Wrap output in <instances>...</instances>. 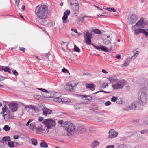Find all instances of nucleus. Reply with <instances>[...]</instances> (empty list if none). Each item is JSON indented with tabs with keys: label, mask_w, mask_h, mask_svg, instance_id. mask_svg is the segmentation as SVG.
<instances>
[{
	"label": "nucleus",
	"mask_w": 148,
	"mask_h": 148,
	"mask_svg": "<svg viewBox=\"0 0 148 148\" xmlns=\"http://www.w3.org/2000/svg\"><path fill=\"white\" fill-rule=\"evenodd\" d=\"M68 122H67V123ZM65 124L67 126H66V130L68 132V135H72L73 134L75 130V127L72 124L70 123L69 125H68L67 122H66L65 123Z\"/></svg>",
	"instance_id": "nucleus-6"
},
{
	"label": "nucleus",
	"mask_w": 148,
	"mask_h": 148,
	"mask_svg": "<svg viewBox=\"0 0 148 148\" xmlns=\"http://www.w3.org/2000/svg\"><path fill=\"white\" fill-rule=\"evenodd\" d=\"M8 144L10 147L11 148L13 147L14 146V143L13 141L8 142Z\"/></svg>",
	"instance_id": "nucleus-38"
},
{
	"label": "nucleus",
	"mask_w": 148,
	"mask_h": 148,
	"mask_svg": "<svg viewBox=\"0 0 148 148\" xmlns=\"http://www.w3.org/2000/svg\"><path fill=\"white\" fill-rule=\"evenodd\" d=\"M85 41L88 45L91 44V39L92 37V34L90 32L85 31L83 33Z\"/></svg>",
	"instance_id": "nucleus-4"
},
{
	"label": "nucleus",
	"mask_w": 148,
	"mask_h": 148,
	"mask_svg": "<svg viewBox=\"0 0 148 148\" xmlns=\"http://www.w3.org/2000/svg\"><path fill=\"white\" fill-rule=\"evenodd\" d=\"M100 49L103 51L105 52H108L110 50L112 49V45H110L109 48H107L103 46H100Z\"/></svg>",
	"instance_id": "nucleus-19"
},
{
	"label": "nucleus",
	"mask_w": 148,
	"mask_h": 148,
	"mask_svg": "<svg viewBox=\"0 0 148 148\" xmlns=\"http://www.w3.org/2000/svg\"><path fill=\"white\" fill-rule=\"evenodd\" d=\"M82 103H75L73 104V108L75 110H79L80 109Z\"/></svg>",
	"instance_id": "nucleus-22"
},
{
	"label": "nucleus",
	"mask_w": 148,
	"mask_h": 148,
	"mask_svg": "<svg viewBox=\"0 0 148 148\" xmlns=\"http://www.w3.org/2000/svg\"><path fill=\"white\" fill-rule=\"evenodd\" d=\"M33 119H30L27 122V123L26 124V125L27 126H28L29 125V123L33 121Z\"/></svg>",
	"instance_id": "nucleus-54"
},
{
	"label": "nucleus",
	"mask_w": 148,
	"mask_h": 148,
	"mask_svg": "<svg viewBox=\"0 0 148 148\" xmlns=\"http://www.w3.org/2000/svg\"><path fill=\"white\" fill-rule=\"evenodd\" d=\"M3 129L5 131H8L10 130V127L8 125H5L4 126Z\"/></svg>",
	"instance_id": "nucleus-42"
},
{
	"label": "nucleus",
	"mask_w": 148,
	"mask_h": 148,
	"mask_svg": "<svg viewBox=\"0 0 148 148\" xmlns=\"http://www.w3.org/2000/svg\"><path fill=\"white\" fill-rule=\"evenodd\" d=\"M126 82L125 80H118L116 82L112 84V86L113 89H122L126 85Z\"/></svg>",
	"instance_id": "nucleus-3"
},
{
	"label": "nucleus",
	"mask_w": 148,
	"mask_h": 148,
	"mask_svg": "<svg viewBox=\"0 0 148 148\" xmlns=\"http://www.w3.org/2000/svg\"><path fill=\"white\" fill-rule=\"evenodd\" d=\"M117 97H116L114 96H113L111 99V100L112 102H115V101L116 102L117 100Z\"/></svg>",
	"instance_id": "nucleus-43"
},
{
	"label": "nucleus",
	"mask_w": 148,
	"mask_h": 148,
	"mask_svg": "<svg viewBox=\"0 0 148 148\" xmlns=\"http://www.w3.org/2000/svg\"><path fill=\"white\" fill-rule=\"evenodd\" d=\"M3 116L4 119L5 121H7L10 119H13L14 118L13 116V113L12 112L11 113L9 111L8 114H3Z\"/></svg>",
	"instance_id": "nucleus-14"
},
{
	"label": "nucleus",
	"mask_w": 148,
	"mask_h": 148,
	"mask_svg": "<svg viewBox=\"0 0 148 148\" xmlns=\"http://www.w3.org/2000/svg\"><path fill=\"white\" fill-rule=\"evenodd\" d=\"M111 39L110 36H107V38L103 40V42L105 45H109L111 44Z\"/></svg>",
	"instance_id": "nucleus-20"
},
{
	"label": "nucleus",
	"mask_w": 148,
	"mask_h": 148,
	"mask_svg": "<svg viewBox=\"0 0 148 148\" xmlns=\"http://www.w3.org/2000/svg\"><path fill=\"white\" fill-rule=\"evenodd\" d=\"M140 107L137 101H134L130 106L124 108L123 110H136V108Z\"/></svg>",
	"instance_id": "nucleus-7"
},
{
	"label": "nucleus",
	"mask_w": 148,
	"mask_h": 148,
	"mask_svg": "<svg viewBox=\"0 0 148 148\" xmlns=\"http://www.w3.org/2000/svg\"><path fill=\"white\" fill-rule=\"evenodd\" d=\"M79 95L81 96L82 98L85 97L86 99L90 101L92 99L91 97L89 96L83 95Z\"/></svg>",
	"instance_id": "nucleus-34"
},
{
	"label": "nucleus",
	"mask_w": 148,
	"mask_h": 148,
	"mask_svg": "<svg viewBox=\"0 0 148 148\" xmlns=\"http://www.w3.org/2000/svg\"><path fill=\"white\" fill-rule=\"evenodd\" d=\"M30 106V108L34 110V111L37 112L39 111V108L37 106L31 105Z\"/></svg>",
	"instance_id": "nucleus-33"
},
{
	"label": "nucleus",
	"mask_w": 148,
	"mask_h": 148,
	"mask_svg": "<svg viewBox=\"0 0 148 148\" xmlns=\"http://www.w3.org/2000/svg\"><path fill=\"white\" fill-rule=\"evenodd\" d=\"M32 144L34 146H36L37 145V140L36 139H31Z\"/></svg>",
	"instance_id": "nucleus-36"
},
{
	"label": "nucleus",
	"mask_w": 148,
	"mask_h": 148,
	"mask_svg": "<svg viewBox=\"0 0 148 148\" xmlns=\"http://www.w3.org/2000/svg\"><path fill=\"white\" fill-rule=\"evenodd\" d=\"M140 88L144 90H148V82L145 79H140Z\"/></svg>",
	"instance_id": "nucleus-9"
},
{
	"label": "nucleus",
	"mask_w": 148,
	"mask_h": 148,
	"mask_svg": "<svg viewBox=\"0 0 148 148\" xmlns=\"http://www.w3.org/2000/svg\"><path fill=\"white\" fill-rule=\"evenodd\" d=\"M49 55H50L49 53H46L45 55V57L46 58H48V57Z\"/></svg>",
	"instance_id": "nucleus-62"
},
{
	"label": "nucleus",
	"mask_w": 148,
	"mask_h": 148,
	"mask_svg": "<svg viewBox=\"0 0 148 148\" xmlns=\"http://www.w3.org/2000/svg\"><path fill=\"white\" fill-rule=\"evenodd\" d=\"M108 84L105 83L103 84L102 85H101V87L103 88H106V87H108Z\"/></svg>",
	"instance_id": "nucleus-47"
},
{
	"label": "nucleus",
	"mask_w": 148,
	"mask_h": 148,
	"mask_svg": "<svg viewBox=\"0 0 148 148\" xmlns=\"http://www.w3.org/2000/svg\"><path fill=\"white\" fill-rule=\"evenodd\" d=\"M42 110L43 114L44 116H46L50 114L52 112V111L51 110L46 107H44Z\"/></svg>",
	"instance_id": "nucleus-18"
},
{
	"label": "nucleus",
	"mask_w": 148,
	"mask_h": 148,
	"mask_svg": "<svg viewBox=\"0 0 148 148\" xmlns=\"http://www.w3.org/2000/svg\"><path fill=\"white\" fill-rule=\"evenodd\" d=\"M86 88H89L92 91H93L95 89L96 86L95 84H86Z\"/></svg>",
	"instance_id": "nucleus-21"
},
{
	"label": "nucleus",
	"mask_w": 148,
	"mask_h": 148,
	"mask_svg": "<svg viewBox=\"0 0 148 148\" xmlns=\"http://www.w3.org/2000/svg\"><path fill=\"white\" fill-rule=\"evenodd\" d=\"M108 79L111 83H114L116 82L118 80L115 77H109Z\"/></svg>",
	"instance_id": "nucleus-30"
},
{
	"label": "nucleus",
	"mask_w": 148,
	"mask_h": 148,
	"mask_svg": "<svg viewBox=\"0 0 148 148\" xmlns=\"http://www.w3.org/2000/svg\"><path fill=\"white\" fill-rule=\"evenodd\" d=\"M40 147L42 148H47L48 147L47 144L44 140H42L40 144Z\"/></svg>",
	"instance_id": "nucleus-27"
},
{
	"label": "nucleus",
	"mask_w": 148,
	"mask_h": 148,
	"mask_svg": "<svg viewBox=\"0 0 148 148\" xmlns=\"http://www.w3.org/2000/svg\"><path fill=\"white\" fill-rule=\"evenodd\" d=\"M21 1L19 0L15 1L16 5L18 7H20L21 5Z\"/></svg>",
	"instance_id": "nucleus-41"
},
{
	"label": "nucleus",
	"mask_w": 148,
	"mask_h": 148,
	"mask_svg": "<svg viewBox=\"0 0 148 148\" xmlns=\"http://www.w3.org/2000/svg\"><path fill=\"white\" fill-rule=\"evenodd\" d=\"M43 119V118L42 117H39L38 118V121H41Z\"/></svg>",
	"instance_id": "nucleus-61"
},
{
	"label": "nucleus",
	"mask_w": 148,
	"mask_h": 148,
	"mask_svg": "<svg viewBox=\"0 0 148 148\" xmlns=\"http://www.w3.org/2000/svg\"><path fill=\"white\" fill-rule=\"evenodd\" d=\"M42 123L48 129H50L51 127H53L56 125L55 121L51 119H45L43 121Z\"/></svg>",
	"instance_id": "nucleus-5"
},
{
	"label": "nucleus",
	"mask_w": 148,
	"mask_h": 148,
	"mask_svg": "<svg viewBox=\"0 0 148 148\" xmlns=\"http://www.w3.org/2000/svg\"><path fill=\"white\" fill-rule=\"evenodd\" d=\"M71 30L73 31H74L76 33H78V32H77V30L76 29H74L72 28L71 29Z\"/></svg>",
	"instance_id": "nucleus-59"
},
{
	"label": "nucleus",
	"mask_w": 148,
	"mask_h": 148,
	"mask_svg": "<svg viewBox=\"0 0 148 148\" xmlns=\"http://www.w3.org/2000/svg\"><path fill=\"white\" fill-rule=\"evenodd\" d=\"M148 96L145 92H141L139 93L138 103L141 106L145 104L148 99Z\"/></svg>",
	"instance_id": "nucleus-2"
},
{
	"label": "nucleus",
	"mask_w": 148,
	"mask_h": 148,
	"mask_svg": "<svg viewBox=\"0 0 148 148\" xmlns=\"http://www.w3.org/2000/svg\"><path fill=\"white\" fill-rule=\"evenodd\" d=\"M117 148H128V147L125 145L121 144L117 146Z\"/></svg>",
	"instance_id": "nucleus-37"
},
{
	"label": "nucleus",
	"mask_w": 148,
	"mask_h": 148,
	"mask_svg": "<svg viewBox=\"0 0 148 148\" xmlns=\"http://www.w3.org/2000/svg\"><path fill=\"white\" fill-rule=\"evenodd\" d=\"M37 17L39 19L38 21L42 24L46 22V19L48 12L47 7L45 5L40 6H36L35 11Z\"/></svg>",
	"instance_id": "nucleus-1"
},
{
	"label": "nucleus",
	"mask_w": 148,
	"mask_h": 148,
	"mask_svg": "<svg viewBox=\"0 0 148 148\" xmlns=\"http://www.w3.org/2000/svg\"><path fill=\"white\" fill-rule=\"evenodd\" d=\"M106 148H114V145H110L107 146Z\"/></svg>",
	"instance_id": "nucleus-56"
},
{
	"label": "nucleus",
	"mask_w": 148,
	"mask_h": 148,
	"mask_svg": "<svg viewBox=\"0 0 148 148\" xmlns=\"http://www.w3.org/2000/svg\"><path fill=\"white\" fill-rule=\"evenodd\" d=\"M12 72L15 75L17 76L18 75V73L16 70H13L12 71Z\"/></svg>",
	"instance_id": "nucleus-53"
},
{
	"label": "nucleus",
	"mask_w": 148,
	"mask_h": 148,
	"mask_svg": "<svg viewBox=\"0 0 148 148\" xmlns=\"http://www.w3.org/2000/svg\"><path fill=\"white\" fill-rule=\"evenodd\" d=\"M137 21L136 15L134 14H130L128 18L127 22L130 24H133Z\"/></svg>",
	"instance_id": "nucleus-10"
},
{
	"label": "nucleus",
	"mask_w": 148,
	"mask_h": 148,
	"mask_svg": "<svg viewBox=\"0 0 148 148\" xmlns=\"http://www.w3.org/2000/svg\"><path fill=\"white\" fill-rule=\"evenodd\" d=\"M70 13V10H66L63 14V16L62 17V19L63 20V23H65L67 22V19L68 18V16L69 15Z\"/></svg>",
	"instance_id": "nucleus-15"
},
{
	"label": "nucleus",
	"mask_w": 148,
	"mask_h": 148,
	"mask_svg": "<svg viewBox=\"0 0 148 148\" xmlns=\"http://www.w3.org/2000/svg\"><path fill=\"white\" fill-rule=\"evenodd\" d=\"M91 45H92L97 50H100V46H96L94 45L93 44H91Z\"/></svg>",
	"instance_id": "nucleus-50"
},
{
	"label": "nucleus",
	"mask_w": 148,
	"mask_h": 148,
	"mask_svg": "<svg viewBox=\"0 0 148 148\" xmlns=\"http://www.w3.org/2000/svg\"><path fill=\"white\" fill-rule=\"evenodd\" d=\"M116 58L118 59H119L121 58V56L120 55H117L116 56Z\"/></svg>",
	"instance_id": "nucleus-64"
},
{
	"label": "nucleus",
	"mask_w": 148,
	"mask_h": 148,
	"mask_svg": "<svg viewBox=\"0 0 148 148\" xmlns=\"http://www.w3.org/2000/svg\"><path fill=\"white\" fill-rule=\"evenodd\" d=\"M39 90L44 92L46 93H49V92L47 90H46L45 89H43V88H38Z\"/></svg>",
	"instance_id": "nucleus-49"
},
{
	"label": "nucleus",
	"mask_w": 148,
	"mask_h": 148,
	"mask_svg": "<svg viewBox=\"0 0 148 148\" xmlns=\"http://www.w3.org/2000/svg\"><path fill=\"white\" fill-rule=\"evenodd\" d=\"M143 24L144 25H147L148 23H145L144 22L143 18H141L140 20L138 21L136 24L134 26L132 27V29H136V28H143Z\"/></svg>",
	"instance_id": "nucleus-8"
},
{
	"label": "nucleus",
	"mask_w": 148,
	"mask_h": 148,
	"mask_svg": "<svg viewBox=\"0 0 148 148\" xmlns=\"http://www.w3.org/2000/svg\"><path fill=\"white\" fill-rule=\"evenodd\" d=\"M116 103L118 104H122L123 103V100L121 98L117 99Z\"/></svg>",
	"instance_id": "nucleus-45"
},
{
	"label": "nucleus",
	"mask_w": 148,
	"mask_h": 148,
	"mask_svg": "<svg viewBox=\"0 0 148 148\" xmlns=\"http://www.w3.org/2000/svg\"><path fill=\"white\" fill-rule=\"evenodd\" d=\"M109 135L108 138H113L118 136V132L113 129H112L109 131Z\"/></svg>",
	"instance_id": "nucleus-12"
},
{
	"label": "nucleus",
	"mask_w": 148,
	"mask_h": 148,
	"mask_svg": "<svg viewBox=\"0 0 148 148\" xmlns=\"http://www.w3.org/2000/svg\"><path fill=\"white\" fill-rule=\"evenodd\" d=\"M34 97L36 99L38 100H39V98H40V96L39 95H35L34 96Z\"/></svg>",
	"instance_id": "nucleus-60"
},
{
	"label": "nucleus",
	"mask_w": 148,
	"mask_h": 148,
	"mask_svg": "<svg viewBox=\"0 0 148 148\" xmlns=\"http://www.w3.org/2000/svg\"><path fill=\"white\" fill-rule=\"evenodd\" d=\"M111 104V103L109 101H108L107 102L105 103V104L106 106H108L110 105Z\"/></svg>",
	"instance_id": "nucleus-55"
},
{
	"label": "nucleus",
	"mask_w": 148,
	"mask_h": 148,
	"mask_svg": "<svg viewBox=\"0 0 148 148\" xmlns=\"http://www.w3.org/2000/svg\"><path fill=\"white\" fill-rule=\"evenodd\" d=\"M62 72L65 73H69V72L68 70L65 69V68H63V69H62Z\"/></svg>",
	"instance_id": "nucleus-52"
},
{
	"label": "nucleus",
	"mask_w": 148,
	"mask_h": 148,
	"mask_svg": "<svg viewBox=\"0 0 148 148\" xmlns=\"http://www.w3.org/2000/svg\"><path fill=\"white\" fill-rule=\"evenodd\" d=\"M18 104L15 102H11L9 103V108L11 110L12 112L16 111L18 108Z\"/></svg>",
	"instance_id": "nucleus-11"
},
{
	"label": "nucleus",
	"mask_w": 148,
	"mask_h": 148,
	"mask_svg": "<svg viewBox=\"0 0 148 148\" xmlns=\"http://www.w3.org/2000/svg\"><path fill=\"white\" fill-rule=\"evenodd\" d=\"M78 84H76L74 83H72L71 84H66L65 88L66 90L71 91L74 90V88Z\"/></svg>",
	"instance_id": "nucleus-13"
},
{
	"label": "nucleus",
	"mask_w": 148,
	"mask_h": 148,
	"mask_svg": "<svg viewBox=\"0 0 148 148\" xmlns=\"http://www.w3.org/2000/svg\"><path fill=\"white\" fill-rule=\"evenodd\" d=\"M100 92H103L105 93H110V92H107L103 90H100L94 93L95 94H97L98 93Z\"/></svg>",
	"instance_id": "nucleus-48"
},
{
	"label": "nucleus",
	"mask_w": 148,
	"mask_h": 148,
	"mask_svg": "<svg viewBox=\"0 0 148 148\" xmlns=\"http://www.w3.org/2000/svg\"><path fill=\"white\" fill-rule=\"evenodd\" d=\"M4 71L5 72H7L9 73L10 74L11 73V70L7 66H3L2 68V71Z\"/></svg>",
	"instance_id": "nucleus-28"
},
{
	"label": "nucleus",
	"mask_w": 148,
	"mask_h": 148,
	"mask_svg": "<svg viewBox=\"0 0 148 148\" xmlns=\"http://www.w3.org/2000/svg\"><path fill=\"white\" fill-rule=\"evenodd\" d=\"M120 140L121 141H125L127 139V138L126 137L124 136L120 138Z\"/></svg>",
	"instance_id": "nucleus-51"
},
{
	"label": "nucleus",
	"mask_w": 148,
	"mask_h": 148,
	"mask_svg": "<svg viewBox=\"0 0 148 148\" xmlns=\"http://www.w3.org/2000/svg\"><path fill=\"white\" fill-rule=\"evenodd\" d=\"M53 100L54 101L57 102H66V101L64 100V99H62L61 97H57V98L54 99Z\"/></svg>",
	"instance_id": "nucleus-26"
},
{
	"label": "nucleus",
	"mask_w": 148,
	"mask_h": 148,
	"mask_svg": "<svg viewBox=\"0 0 148 148\" xmlns=\"http://www.w3.org/2000/svg\"><path fill=\"white\" fill-rule=\"evenodd\" d=\"M61 94L59 92H51V95L48 96L47 97L52 98H53V99L54 98H57V97H61Z\"/></svg>",
	"instance_id": "nucleus-17"
},
{
	"label": "nucleus",
	"mask_w": 148,
	"mask_h": 148,
	"mask_svg": "<svg viewBox=\"0 0 148 148\" xmlns=\"http://www.w3.org/2000/svg\"><path fill=\"white\" fill-rule=\"evenodd\" d=\"M8 108L7 107L6 105H5L4 107L2 108V111L0 113L1 114H4L5 112H6Z\"/></svg>",
	"instance_id": "nucleus-35"
},
{
	"label": "nucleus",
	"mask_w": 148,
	"mask_h": 148,
	"mask_svg": "<svg viewBox=\"0 0 148 148\" xmlns=\"http://www.w3.org/2000/svg\"><path fill=\"white\" fill-rule=\"evenodd\" d=\"M94 33L95 34H101V32L98 29H95L93 30Z\"/></svg>",
	"instance_id": "nucleus-40"
},
{
	"label": "nucleus",
	"mask_w": 148,
	"mask_h": 148,
	"mask_svg": "<svg viewBox=\"0 0 148 148\" xmlns=\"http://www.w3.org/2000/svg\"><path fill=\"white\" fill-rule=\"evenodd\" d=\"M99 142L97 140L93 141L90 145V147L92 148H95L98 146L99 145Z\"/></svg>",
	"instance_id": "nucleus-23"
},
{
	"label": "nucleus",
	"mask_w": 148,
	"mask_h": 148,
	"mask_svg": "<svg viewBox=\"0 0 148 148\" xmlns=\"http://www.w3.org/2000/svg\"><path fill=\"white\" fill-rule=\"evenodd\" d=\"M141 33L144 34L146 37L148 36V32L144 29H143Z\"/></svg>",
	"instance_id": "nucleus-39"
},
{
	"label": "nucleus",
	"mask_w": 148,
	"mask_h": 148,
	"mask_svg": "<svg viewBox=\"0 0 148 148\" xmlns=\"http://www.w3.org/2000/svg\"><path fill=\"white\" fill-rule=\"evenodd\" d=\"M70 5L72 6V9L74 13H76L78 12L79 9L78 3H75V4H72L70 3Z\"/></svg>",
	"instance_id": "nucleus-16"
},
{
	"label": "nucleus",
	"mask_w": 148,
	"mask_h": 148,
	"mask_svg": "<svg viewBox=\"0 0 148 148\" xmlns=\"http://www.w3.org/2000/svg\"><path fill=\"white\" fill-rule=\"evenodd\" d=\"M140 132L142 134H146L148 132V129L141 130Z\"/></svg>",
	"instance_id": "nucleus-46"
},
{
	"label": "nucleus",
	"mask_w": 148,
	"mask_h": 148,
	"mask_svg": "<svg viewBox=\"0 0 148 148\" xmlns=\"http://www.w3.org/2000/svg\"><path fill=\"white\" fill-rule=\"evenodd\" d=\"M133 53L134 55L130 58V59H134L137 56L138 54V51L136 50H133Z\"/></svg>",
	"instance_id": "nucleus-31"
},
{
	"label": "nucleus",
	"mask_w": 148,
	"mask_h": 148,
	"mask_svg": "<svg viewBox=\"0 0 148 148\" xmlns=\"http://www.w3.org/2000/svg\"><path fill=\"white\" fill-rule=\"evenodd\" d=\"M29 127L30 129L32 130H34L36 129L35 123L34 122L32 123L29 124Z\"/></svg>",
	"instance_id": "nucleus-29"
},
{
	"label": "nucleus",
	"mask_w": 148,
	"mask_h": 148,
	"mask_svg": "<svg viewBox=\"0 0 148 148\" xmlns=\"http://www.w3.org/2000/svg\"><path fill=\"white\" fill-rule=\"evenodd\" d=\"M143 29L138 28L137 29V28L136 29H134L133 30H134L133 32L134 34L137 35L139 33H141Z\"/></svg>",
	"instance_id": "nucleus-25"
},
{
	"label": "nucleus",
	"mask_w": 148,
	"mask_h": 148,
	"mask_svg": "<svg viewBox=\"0 0 148 148\" xmlns=\"http://www.w3.org/2000/svg\"><path fill=\"white\" fill-rule=\"evenodd\" d=\"M5 78V77H4L3 76H0V81H1L4 79Z\"/></svg>",
	"instance_id": "nucleus-58"
},
{
	"label": "nucleus",
	"mask_w": 148,
	"mask_h": 148,
	"mask_svg": "<svg viewBox=\"0 0 148 148\" xmlns=\"http://www.w3.org/2000/svg\"><path fill=\"white\" fill-rule=\"evenodd\" d=\"M2 140L5 142H9L11 140L10 137L8 136H5L2 138Z\"/></svg>",
	"instance_id": "nucleus-32"
},
{
	"label": "nucleus",
	"mask_w": 148,
	"mask_h": 148,
	"mask_svg": "<svg viewBox=\"0 0 148 148\" xmlns=\"http://www.w3.org/2000/svg\"><path fill=\"white\" fill-rule=\"evenodd\" d=\"M130 60L128 58H127L125 62L121 64L122 67H126L129 65Z\"/></svg>",
	"instance_id": "nucleus-24"
},
{
	"label": "nucleus",
	"mask_w": 148,
	"mask_h": 148,
	"mask_svg": "<svg viewBox=\"0 0 148 148\" xmlns=\"http://www.w3.org/2000/svg\"><path fill=\"white\" fill-rule=\"evenodd\" d=\"M106 10H107L111 12V10H112V8H111L110 7H108V8H105Z\"/></svg>",
	"instance_id": "nucleus-63"
},
{
	"label": "nucleus",
	"mask_w": 148,
	"mask_h": 148,
	"mask_svg": "<svg viewBox=\"0 0 148 148\" xmlns=\"http://www.w3.org/2000/svg\"><path fill=\"white\" fill-rule=\"evenodd\" d=\"M74 51L76 52H79L80 49L75 45H74Z\"/></svg>",
	"instance_id": "nucleus-44"
},
{
	"label": "nucleus",
	"mask_w": 148,
	"mask_h": 148,
	"mask_svg": "<svg viewBox=\"0 0 148 148\" xmlns=\"http://www.w3.org/2000/svg\"><path fill=\"white\" fill-rule=\"evenodd\" d=\"M19 137V136L17 135H14L13 136V138L14 139H18V138Z\"/></svg>",
	"instance_id": "nucleus-57"
}]
</instances>
